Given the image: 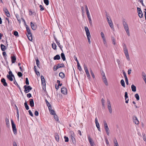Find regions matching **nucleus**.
I'll list each match as a JSON object with an SVG mask.
<instances>
[{
    "mask_svg": "<svg viewBox=\"0 0 146 146\" xmlns=\"http://www.w3.org/2000/svg\"><path fill=\"white\" fill-rule=\"evenodd\" d=\"M27 36L28 37V38L29 40L31 41H32V34H30V35L27 34Z\"/></svg>",
    "mask_w": 146,
    "mask_h": 146,
    "instance_id": "bb28decb",
    "label": "nucleus"
},
{
    "mask_svg": "<svg viewBox=\"0 0 146 146\" xmlns=\"http://www.w3.org/2000/svg\"><path fill=\"white\" fill-rule=\"evenodd\" d=\"M102 78L104 81V83L106 86H108V85L107 78L106 76L102 77Z\"/></svg>",
    "mask_w": 146,
    "mask_h": 146,
    "instance_id": "dca6fc26",
    "label": "nucleus"
},
{
    "mask_svg": "<svg viewBox=\"0 0 146 146\" xmlns=\"http://www.w3.org/2000/svg\"><path fill=\"white\" fill-rule=\"evenodd\" d=\"M125 100H127V98H128L127 93V92H125Z\"/></svg>",
    "mask_w": 146,
    "mask_h": 146,
    "instance_id": "5fc2aeb1",
    "label": "nucleus"
},
{
    "mask_svg": "<svg viewBox=\"0 0 146 146\" xmlns=\"http://www.w3.org/2000/svg\"><path fill=\"white\" fill-rule=\"evenodd\" d=\"M104 128L105 130H109V129L108 127V125L106 123V121H104Z\"/></svg>",
    "mask_w": 146,
    "mask_h": 146,
    "instance_id": "f3484780",
    "label": "nucleus"
},
{
    "mask_svg": "<svg viewBox=\"0 0 146 146\" xmlns=\"http://www.w3.org/2000/svg\"><path fill=\"white\" fill-rule=\"evenodd\" d=\"M61 93L64 95L67 94V90L66 88L64 87H62L61 89Z\"/></svg>",
    "mask_w": 146,
    "mask_h": 146,
    "instance_id": "6e6552de",
    "label": "nucleus"
},
{
    "mask_svg": "<svg viewBox=\"0 0 146 146\" xmlns=\"http://www.w3.org/2000/svg\"><path fill=\"white\" fill-rule=\"evenodd\" d=\"M137 12L140 18H141L143 17V15L142 11L139 12Z\"/></svg>",
    "mask_w": 146,
    "mask_h": 146,
    "instance_id": "f704fd0d",
    "label": "nucleus"
},
{
    "mask_svg": "<svg viewBox=\"0 0 146 146\" xmlns=\"http://www.w3.org/2000/svg\"><path fill=\"white\" fill-rule=\"evenodd\" d=\"M131 88L133 92H135L136 91V87L133 84L132 85Z\"/></svg>",
    "mask_w": 146,
    "mask_h": 146,
    "instance_id": "412c9836",
    "label": "nucleus"
},
{
    "mask_svg": "<svg viewBox=\"0 0 146 146\" xmlns=\"http://www.w3.org/2000/svg\"><path fill=\"white\" fill-rule=\"evenodd\" d=\"M107 103H108V109L109 112L111 113H112V109L111 108V106L110 104V102L109 100H108L107 101Z\"/></svg>",
    "mask_w": 146,
    "mask_h": 146,
    "instance_id": "0eeeda50",
    "label": "nucleus"
},
{
    "mask_svg": "<svg viewBox=\"0 0 146 146\" xmlns=\"http://www.w3.org/2000/svg\"><path fill=\"white\" fill-rule=\"evenodd\" d=\"M111 40L112 44L114 45H115L116 44L115 40L114 37L112 36H111Z\"/></svg>",
    "mask_w": 146,
    "mask_h": 146,
    "instance_id": "e433bc0d",
    "label": "nucleus"
},
{
    "mask_svg": "<svg viewBox=\"0 0 146 146\" xmlns=\"http://www.w3.org/2000/svg\"><path fill=\"white\" fill-rule=\"evenodd\" d=\"M64 138L65 139V141L66 142H68L69 141L68 138L66 136H64Z\"/></svg>",
    "mask_w": 146,
    "mask_h": 146,
    "instance_id": "603ef678",
    "label": "nucleus"
},
{
    "mask_svg": "<svg viewBox=\"0 0 146 146\" xmlns=\"http://www.w3.org/2000/svg\"><path fill=\"white\" fill-rule=\"evenodd\" d=\"M36 61V65L39 68H40L39 67V64H40V61L38 59V58H35Z\"/></svg>",
    "mask_w": 146,
    "mask_h": 146,
    "instance_id": "5701e85b",
    "label": "nucleus"
},
{
    "mask_svg": "<svg viewBox=\"0 0 146 146\" xmlns=\"http://www.w3.org/2000/svg\"><path fill=\"white\" fill-rule=\"evenodd\" d=\"M11 62L12 63H14L15 62V61L16 60V58L15 55L13 56H11Z\"/></svg>",
    "mask_w": 146,
    "mask_h": 146,
    "instance_id": "2eb2a0df",
    "label": "nucleus"
},
{
    "mask_svg": "<svg viewBox=\"0 0 146 146\" xmlns=\"http://www.w3.org/2000/svg\"><path fill=\"white\" fill-rule=\"evenodd\" d=\"M56 43L58 45V46L61 49V51L62 52H63V50H62V47H61V45L59 42L58 41L57 42H56Z\"/></svg>",
    "mask_w": 146,
    "mask_h": 146,
    "instance_id": "a19ab883",
    "label": "nucleus"
},
{
    "mask_svg": "<svg viewBox=\"0 0 146 146\" xmlns=\"http://www.w3.org/2000/svg\"><path fill=\"white\" fill-rule=\"evenodd\" d=\"M84 68L87 77L89 79H90V75L87 68L86 66L85 65H84Z\"/></svg>",
    "mask_w": 146,
    "mask_h": 146,
    "instance_id": "423d86ee",
    "label": "nucleus"
},
{
    "mask_svg": "<svg viewBox=\"0 0 146 146\" xmlns=\"http://www.w3.org/2000/svg\"><path fill=\"white\" fill-rule=\"evenodd\" d=\"M9 75H11V76H12L14 78V79L15 78L14 75L12 73V72L11 71H10L9 72Z\"/></svg>",
    "mask_w": 146,
    "mask_h": 146,
    "instance_id": "864d4df0",
    "label": "nucleus"
},
{
    "mask_svg": "<svg viewBox=\"0 0 146 146\" xmlns=\"http://www.w3.org/2000/svg\"><path fill=\"white\" fill-rule=\"evenodd\" d=\"M27 97L29 98H30L32 96V95L30 93H29L27 94Z\"/></svg>",
    "mask_w": 146,
    "mask_h": 146,
    "instance_id": "680f3d73",
    "label": "nucleus"
},
{
    "mask_svg": "<svg viewBox=\"0 0 146 146\" xmlns=\"http://www.w3.org/2000/svg\"><path fill=\"white\" fill-rule=\"evenodd\" d=\"M25 83L27 85L29 84V80L27 78H26L25 79Z\"/></svg>",
    "mask_w": 146,
    "mask_h": 146,
    "instance_id": "09e8293b",
    "label": "nucleus"
},
{
    "mask_svg": "<svg viewBox=\"0 0 146 146\" xmlns=\"http://www.w3.org/2000/svg\"><path fill=\"white\" fill-rule=\"evenodd\" d=\"M35 115L36 116H37L38 115V112L37 111H36L35 112Z\"/></svg>",
    "mask_w": 146,
    "mask_h": 146,
    "instance_id": "0e129e2a",
    "label": "nucleus"
},
{
    "mask_svg": "<svg viewBox=\"0 0 146 146\" xmlns=\"http://www.w3.org/2000/svg\"><path fill=\"white\" fill-rule=\"evenodd\" d=\"M5 14L8 17H10L11 16L10 15L9 12L8 11L7 12L5 13Z\"/></svg>",
    "mask_w": 146,
    "mask_h": 146,
    "instance_id": "4d7b16f0",
    "label": "nucleus"
},
{
    "mask_svg": "<svg viewBox=\"0 0 146 146\" xmlns=\"http://www.w3.org/2000/svg\"><path fill=\"white\" fill-rule=\"evenodd\" d=\"M24 88L25 89L24 92L25 93L29 92L32 89V88L30 86L25 85L24 86Z\"/></svg>",
    "mask_w": 146,
    "mask_h": 146,
    "instance_id": "20e7f679",
    "label": "nucleus"
},
{
    "mask_svg": "<svg viewBox=\"0 0 146 146\" xmlns=\"http://www.w3.org/2000/svg\"><path fill=\"white\" fill-rule=\"evenodd\" d=\"M14 35L16 36H18L19 35L18 32L17 31H15L13 33Z\"/></svg>",
    "mask_w": 146,
    "mask_h": 146,
    "instance_id": "de8ad7c7",
    "label": "nucleus"
},
{
    "mask_svg": "<svg viewBox=\"0 0 146 146\" xmlns=\"http://www.w3.org/2000/svg\"><path fill=\"white\" fill-rule=\"evenodd\" d=\"M39 7L40 8V11H42L44 10V8L43 7V6L42 5H40L39 6Z\"/></svg>",
    "mask_w": 146,
    "mask_h": 146,
    "instance_id": "052dcab7",
    "label": "nucleus"
},
{
    "mask_svg": "<svg viewBox=\"0 0 146 146\" xmlns=\"http://www.w3.org/2000/svg\"><path fill=\"white\" fill-rule=\"evenodd\" d=\"M29 101L30 106L32 107H33L34 105L33 100V99H29Z\"/></svg>",
    "mask_w": 146,
    "mask_h": 146,
    "instance_id": "4468645a",
    "label": "nucleus"
},
{
    "mask_svg": "<svg viewBox=\"0 0 146 146\" xmlns=\"http://www.w3.org/2000/svg\"><path fill=\"white\" fill-rule=\"evenodd\" d=\"M24 105H25V108L27 110H29V107L28 105V104H27V102L26 101L25 102V103Z\"/></svg>",
    "mask_w": 146,
    "mask_h": 146,
    "instance_id": "72a5a7b5",
    "label": "nucleus"
},
{
    "mask_svg": "<svg viewBox=\"0 0 146 146\" xmlns=\"http://www.w3.org/2000/svg\"><path fill=\"white\" fill-rule=\"evenodd\" d=\"M1 82L4 86L5 87L8 86L4 78H2L1 79Z\"/></svg>",
    "mask_w": 146,
    "mask_h": 146,
    "instance_id": "f8f14e48",
    "label": "nucleus"
},
{
    "mask_svg": "<svg viewBox=\"0 0 146 146\" xmlns=\"http://www.w3.org/2000/svg\"><path fill=\"white\" fill-rule=\"evenodd\" d=\"M7 78L10 81H13V79L12 78L13 77L11 75H7Z\"/></svg>",
    "mask_w": 146,
    "mask_h": 146,
    "instance_id": "c756f323",
    "label": "nucleus"
},
{
    "mask_svg": "<svg viewBox=\"0 0 146 146\" xmlns=\"http://www.w3.org/2000/svg\"><path fill=\"white\" fill-rule=\"evenodd\" d=\"M55 137L56 140L58 142L59 141V135L57 133H55Z\"/></svg>",
    "mask_w": 146,
    "mask_h": 146,
    "instance_id": "a211bd4d",
    "label": "nucleus"
},
{
    "mask_svg": "<svg viewBox=\"0 0 146 146\" xmlns=\"http://www.w3.org/2000/svg\"><path fill=\"white\" fill-rule=\"evenodd\" d=\"M6 46L3 44H1V48L2 51H4L6 49Z\"/></svg>",
    "mask_w": 146,
    "mask_h": 146,
    "instance_id": "393cba45",
    "label": "nucleus"
},
{
    "mask_svg": "<svg viewBox=\"0 0 146 146\" xmlns=\"http://www.w3.org/2000/svg\"><path fill=\"white\" fill-rule=\"evenodd\" d=\"M14 83L15 84L18 88L20 87L19 85L18 84L15 79H14Z\"/></svg>",
    "mask_w": 146,
    "mask_h": 146,
    "instance_id": "8fccbe9b",
    "label": "nucleus"
},
{
    "mask_svg": "<svg viewBox=\"0 0 146 146\" xmlns=\"http://www.w3.org/2000/svg\"><path fill=\"white\" fill-rule=\"evenodd\" d=\"M28 112H29V115L33 117V114L32 112L30 110H29L28 111Z\"/></svg>",
    "mask_w": 146,
    "mask_h": 146,
    "instance_id": "e2e57ef3",
    "label": "nucleus"
},
{
    "mask_svg": "<svg viewBox=\"0 0 146 146\" xmlns=\"http://www.w3.org/2000/svg\"><path fill=\"white\" fill-rule=\"evenodd\" d=\"M87 37H91L90 34V31L86 32Z\"/></svg>",
    "mask_w": 146,
    "mask_h": 146,
    "instance_id": "c03bdc74",
    "label": "nucleus"
},
{
    "mask_svg": "<svg viewBox=\"0 0 146 146\" xmlns=\"http://www.w3.org/2000/svg\"><path fill=\"white\" fill-rule=\"evenodd\" d=\"M5 121L7 127H8L9 126V119L7 118H6L5 119Z\"/></svg>",
    "mask_w": 146,
    "mask_h": 146,
    "instance_id": "58836bf2",
    "label": "nucleus"
},
{
    "mask_svg": "<svg viewBox=\"0 0 146 146\" xmlns=\"http://www.w3.org/2000/svg\"><path fill=\"white\" fill-rule=\"evenodd\" d=\"M120 83H121V85L123 87H125V82L122 79L121 80Z\"/></svg>",
    "mask_w": 146,
    "mask_h": 146,
    "instance_id": "c9c22d12",
    "label": "nucleus"
},
{
    "mask_svg": "<svg viewBox=\"0 0 146 146\" xmlns=\"http://www.w3.org/2000/svg\"><path fill=\"white\" fill-rule=\"evenodd\" d=\"M84 29H85V30L86 31V32L89 31L88 28L87 27H85Z\"/></svg>",
    "mask_w": 146,
    "mask_h": 146,
    "instance_id": "338daca9",
    "label": "nucleus"
},
{
    "mask_svg": "<svg viewBox=\"0 0 146 146\" xmlns=\"http://www.w3.org/2000/svg\"><path fill=\"white\" fill-rule=\"evenodd\" d=\"M95 121L96 123V126L97 127V128L99 127H100V125H99V123L98 122V119H97V117H96V118H95Z\"/></svg>",
    "mask_w": 146,
    "mask_h": 146,
    "instance_id": "c85d7f7f",
    "label": "nucleus"
},
{
    "mask_svg": "<svg viewBox=\"0 0 146 146\" xmlns=\"http://www.w3.org/2000/svg\"><path fill=\"white\" fill-rule=\"evenodd\" d=\"M40 78L41 80V84L42 85L43 87L45 86V80L44 76L42 75H41L40 76Z\"/></svg>",
    "mask_w": 146,
    "mask_h": 146,
    "instance_id": "1a4fd4ad",
    "label": "nucleus"
},
{
    "mask_svg": "<svg viewBox=\"0 0 146 146\" xmlns=\"http://www.w3.org/2000/svg\"><path fill=\"white\" fill-rule=\"evenodd\" d=\"M13 133L14 134H16L17 133V130L16 127L12 128Z\"/></svg>",
    "mask_w": 146,
    "mask_h": 146,
    "instance_id": "37998d69",
    "label": "nucleus"
},
{
    "mask_svg": "<svg viewBox=\"0 0 146 146\" xmlns=\"http://www.w3.org/2000/svg\"><path fill=\"white\" fill-rule=\"evenodd\" d=\"M45 101L46 102L47 106L48 107L49 110H50V108H51V106L46 99L45 100Z\"/></svg>",
    "mask_w": 146,
    "mask_h": 146,
    "instance_id": "4be33fe9",
    "label": "nucleus"
},
{
    "mask_svg": "<svg viewBox=\"0 0 146 146\" xmlns=\"http://www.w3.org/2000/svg\"><path fill=\"white\" fill-rule=\"evenodd\" d=\"M103 40L104 44L106 47H107V44L106 38L103 39Z\"/></svg>",
    "mask_w": 146,
    "mask_h": 146,
    "instance_id": "6e6d98bb",
    "label": "nucleus"
},
{
    "mask_svg": "<svg viewBox=\"0 0 146 146\" xmlns=\"http://www.w3.org/2000/svg\"><path fill=\"white\" fill-rule=\"evenodd\" d=\"M54 115V119L58 121V117L57 115H56V114L55 115Z\"/></svg>",
    "mask_w": 146,
    "mask_h": 146,
    "instance_id": "13d9d810",
    "label": "nucleus"
},
{
    "mask_svg": "<svg viewBox=\"0 0 146 146\" xmlns=\"http://www.w3.org/2000/svg\"><path fill=\"white\" fill-rule=\"evenodd\" d=\"M101 36L102 37V38L103 39H104L106 38L104 36V34L103 32H101Z\"/></svg>",
    "mask_w": 146,
    "mask_h": 146,
    "instance_id": "49530a36",
    "label": "nucleus"
},
{
    "mask_svg": "<svg viewBox=\"0 0 146 146\" xmlns=\"http://www.w3.org/2000/svg\"><path fill=\"white\" fill-rule=\"evenodd\" d=\"M123 74L124 75V76L125 78V79L127 78L126 75V74L124 70H123Z\"/></svg>",
    "mask_w": 146,
    "mask_h": 146,
    "instance_id": "bf43d9fd",
    "label": "nucleus"
},
{
    "mask_svg": "<svg viewBox=\"0 0 146 146\" xmlns=\"http://www.w3.org/2000/svg\"><path fill=\"white\" fill-rule=\"evenodd\" d=\"M133 120L135 124L137 125L139 124V122L136 116L135 115L133 116Z\"/></svg>",
    "mask_w": 146,
    "mask_h": 146,
    "instance_id": "9b49d317",
    "label": "nucleus"
},
{
    "mask_svg": "<svg viewBox=\"0 0 146 146\" xmlns=\"http://www.w3.org/2000/svg\"><path fill=\"white\" fill-rule=\"evenodd\" d=\"M11 121L12 128L16 127L14 123L13 120L11 119Z\"/></svg>",
    "mask_w": 146,
    "mask_h": 146,
    "instance_id": "ea45409f",
    "label": "nucleus"
},
{
    "mask_svg": "<svg viewBox=\"0 0 146 146\" xmlns=\"http://www.w3.org/2000/svg\"><path fill=\"white\" fill-rule=\"evenodd\" d=\"M52 48L55 50H56V44L54 43H53L52 44Z\"/></svg>",
    "mask_w": 146,
    "mask_h": 146,
    "instance_id": "473e14b6",
    "label": "nucleus"
},
{
    "mask_svg": "<svg viewBox=\"0 0 146 146\" xmlns=\"http://www.w3.org/2000/svg\"><path fill=\"white\" fill-rule=\"evenodd\" d=\"M44 3L46 5H48L49 4V1L48 0H44Z\"/></svg>",
    "mask_w": 146,
    "mask_h": 146,
    "instance_id": "a18cd8bd",
    "label": "nucleus"
},
{
    "mask_svg": "<svg viewBox=\"0 0 146 146\" xmlns=\"http://www.w3.org/2000/svg\"><path fill=\"white\" fill-rule=\"evenodd\" d=\"M61 56L62 58L63 61H65L66 60L65 56L63 53H61Z\"/></svg>",
    "mask_w": 146,
    "mask_h": 146,
    "instance_id": "2f4dec72",
    "label": "nucleus"
},
{
    "mask_svg": "<svg viewBox=\"0 0 146 146\" xmlns=\"http://www.w3.org/2000/svg\"><path fill=\"white\" fill-rule=\"evenodd\" d=\"M60 58V56L58 54L56 55L53 58L54 60H59Z\"/></svg>",
    "mask_w": 146,
    "mask_h": 146,
    "instance_id": "aec40b11",
    "label": "nucleus"
},
{
    "mask_svg": "<svg viewBox=\"0 0 146 146\" xmlns=\"http://www.w3.org/2000/svg\"><path fill=\"white\" fill-rule=\"evenodd\" d=\"M59 76L62 78H63L65 77L64 74L62 72H60L59 73Z\"/></svg>",
    "mask_w": 146,
    "mask_h": 146,
    "instance_id": "7c9ffc66",
    "label": "nucleus"
},
{
    "mask_svg": "<svg viewBox=\"0 0 146 146\" xmlns=\"http://www.w3.org/2000/svg\"><path fill=\"white\" fill-rule=\"evenodd\" d=\"M135 97L136 98L137 101H138L139 100V96L138 94H136L135 95Z\"/></svg>",
    "mask_w": 146,
    "mask_h": 146,
    "instance_id": "4c0bfd02",
    "label": "nucleus"
},
{
    "mask_svg": "<svg viewBox=\"0 0 146 146\" xmlns=\"http://www.w3.org/2000/svg\"><path fill=\"white\" fill-rule=\"evenodd\" d=\"M123 50L126 57L128 60H129L130 59L128 52L127 47L125 44H124Z\"/></svg>",
    "mask_w": 146,
    "mask_h": 146,
    "instance_id": "f03ea898",
    "label": "nucleus"
},
{
    "mask_svg": "<svg viewBox=\"0 0 146 146\" xmlns=\"http://www.w3.org/2000/svg\"><path fill=\"white\" fill-rule=\"evenodd\" d=\"M36 66H34V71L36 73V74L37 76H40V73L39 72L37 71L36 69Z\"/></svg>",
    "mask_w": 146,
    "mask_h": 146,
    "instance_id": "b1692460",
    "label": "nucleus"
},
{
    "mask_svg": "<svg viewBox=\"0 0 146 146\" xmlns=\"http://www.w3.org/2000/svg\"><path fill=\"white\" fill-rule=\"evenodd\" d=\"M77 65L78 69L80 71H81L82 70V68L81 66H80L79 62H78L77 63Z\"/></svg>",
    "mask_w": 146,
    "mask_h": 146,
    "instance_id": "79ce46f5",
    "label": "nucleus"
},
{
    "mask_svg": "<svg viewBox=\"0 0 146 146\" xmlns=\"http://www.w3.org/2000/svg\"><path fill=\"white\" fill-rule=\"evenodd\" d=\"M88 138L91 146H94V142L92 139L91 138L89 135H88Z\"/></svg>",
    "mask_w": 146,
    "mask_h": 146,
    "instance_id": "9d476101",
    "label": "nucleus"
},
{
    "mask_svg": "<svg viewBox=\"0 0 146 146\" xmlns=\"http://www.w3.org/2000/svg\"><path fill=\"white\" fill-rule=\"evenodd\" d=\"M86 14L88 18L90 17V13L89 12H86Z\"/></svg>",
    "mask_w": 146,
    "mask_h": 146,
    "instance_id": "69168bd1",
    "label": "nucleus"
},
{
    "mask_svg": "<svg viewBox=\"0 0 146 146\" xmlns=\"http://www.w3.org/2000/svg\"><path fill=\"white\" fill-rule=\"evenodd\" d=\"M106 16L107 17V19L108 22L109 24V26H110V27L111 28V29H112L113 28V26L112 21L111 20V19H110V20L109 19H110V17L109 16L107 15V14H106Z\"/></svg>",
    "mask_w": 146,
    "mask_h": 146,
    "instance_id": "7ed1b4c3",
    "label": "nucleus"
},
{
    "mask_svg": "<svg viewBox=\"0 0 146 146\" xmlns=\"http://www.w3.org/2000/svg\"><path fill=\"white\" fill-rule=\"evenodd\" d=\"M17 75L19 77H21L23 76V74L21 72H18L17 73Z\"/></svg>",
    "mask_w": 146,
    "mask_h": 146,
    "instance_id": "3c124183",
    "label": "nucleus"
},
{
    "mask_svg": "<svg viewBox=\"0 0 146 146\" xmlns=\"http://www.w3.org/2000/svg\"><path fill=\"white\" fill-rule=\"evenodd\" d=\"M70 136L71 137V139H72L73 143L74 144H76V141L75 140V138L72 135H71Z\"/></svg>",
    "mask_w": 146,
    "mask_h": 146,
    "instance_id": "6ab92c4d",
    "label": "nucleus"
},
{
    "mask_svg": "<svg viewBox=\"0 0 146 146\" xmlns=\"http://www.w3.org/2000/svg\"><path fill=\"white\" fill-rule=\"evenodd\" d=\"M123 25L124 28L125 29L126 32V33L128 36H129L130 35L129 31V29L127 23L125 22L124 19L123 23Z\"/></svg>",
    "mask_w": 146,
    "mask_h": 146,
    "instance_id": "f257e3e1",
    "label": "nucleus"
},
{
    "mask_svg": "<svg viewBox=\"0 0 146 146\" xmlns=\"http://www.w3.org/2000/svg\"><path fill=\"white\" fill-rule=\"evenodd\" d=\"M50 109L49 110L50 111V113L52 115H55V111L53 110H51V107L50 108Z\"/></svg>",
    "mask_w": 146,
    "mask_h": 146,
    "instance_id": "a878e982",
    "label": "nucleus"
},
{
    "mask_svg": "<svg viewBox=\"0 0 146 146\" xmlns=\"http://www.w3.org/2000/svg\"><path fill=\"white\" fill-rule=\"evenodd\" d=\"M64 67V65L63 63L58 64H57V66L55 65L54 67L53 70L54 71H56L57 69L59 68Z\"/></svg>",
    "mask_w": 146,
    "mask_h": 146,
    "instance_id": "39448f33",
    "label": "nucleus"
},
{
    "mask_svg": "<svg viewBox=\"0 0 146 146\" xmlns=\"http://www.w3.org/2000/svg\"><path fill=\"white\" fill-rule=\"evenodd\" d=\"M31 25L32 29L33 30H36L37 28V26L36 24L33 23L32 22H31Z\"/></svg>",
    "mask_w": 146,
    "mask_h": 146,
    "instance_id": "ddd939ff",
    "label": "nucleus"
},
{
    "mask_svg": "<svg viewBox=\"0 0 146 146\" xmlns=\"http://www.w3.org/2000/svg\"><path fill=\"white\" fill-rule=\"evenodd\" d=\"M85 7L86 12H89V10L87 6L86 5H85Z\"/></svg>",
    "mask_w": 146,
    "mask_h": 146,
    "instance_id": "774afa93",
    "label": "nucleus"
},
{
    "mask_svg": "<svg viewBox=\"0 0 146 146\" xmlns=\"http://www.w3.org/2000/svg\"><path fill=\"white\" fill-rule=\"evenodd\" d=\"M26 29L27 30V34L30 35V34H31L30 29H29V27H28L27 25V26H26Z\"/></svg>",
    "mask_w": 146,
    "mask_h": 146,
    "instance_id": "cd10ccee",
    "label": "nucleus"
}]
</instances>
